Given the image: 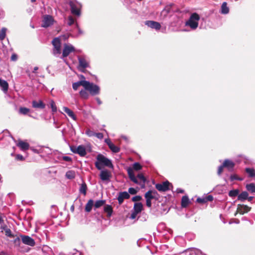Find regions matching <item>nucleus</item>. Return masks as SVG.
Returning a JSON list of instances; mask_svg holds the SVG:
<instances>
[{
	"label": "nucleus",
	"mask_w": 255,
	"mask_h": 255,
	"mask_svg": "<svg viewBox=\"0 0 255 255\" xmlns=\"http://www.w3.org/2000/svg\"><path fill=\"white\" fill-rule=\"evenodd\" d=\"M20 241V239L19 237H17L14 240H13V243L16 244H19Z\"/></svg>",
	"instance_id": "4d7b16f0"
},
{
	"label": "nucleus",
	"mask_w": 255,
	"mask_h": 255,
	"mask_svg": "<svg viewBox=\"0 0 255 255\" xmlns=\"http://www.w3.org/2000/svg\"><path fill=\"white\" fill-rule=\"evenodd\" d=\"M74 19L72 17V16H69L68 18V24L70 26L74 24Z\"/></svg>",
	"instance_id": "a18cd8bd"
},
{
	"label": "nucleus",
	"mask_w": 255,
	"mask_h": 255,
	"mask_svg": "<svg viewBox=\"0 0 255 255\" xmlns=\"http://www.w3.org/2000/svg\"><path fill=\"white\" fill-rule=\"evenodd\" d=\"M86 133L89 136H95V132L90 129H87L86 131Z\"/></svg>",
	"instance_id": "49530a36"
},
{
	"label": "nucleus",
	"mask_w": 255,
	"mask_h": 255,
	"mask_svg": "<svg viewBox=\"0 0 255 255\" xmlns=\"http://www.w3.org/2000/svg\"><path fill=\"white\" fill-rule=\"evenodd\" d=\"M176 192L178 193H184V190L180 188H178V189H177Z\"/></svg>",
	"instance_id": "69168bd1"
},
{
	"label": "nucleus",
	"mask_w": 255,
	"mask_h": 255,
	"mask_svg": "<svg viewBox=\"0 0 255 255\" xmlns=\"http://www.w3.org/2000/svg\"><path fill=\"white\" fill-rule=\"evenodd\" d=\"M105 142L107 144L108 146H109V145L110 144H112L113 143L112 142V141H111V140L110 139H109V138L105 139Z\"/></svg>",
	"instance_id": "e2e57ef3"
},
{
	"label": "nucleus",
	"mask_w": 255,
	"mask_h": 255,
	"mask_svg": "<svg viewBox=\"0 0 255 255\" xmlns=\"http://www.w3.org/2000/svg\"><path fill=\"white\" fill-rule=\"evenodd\" d=\"M223 166L227 168L229 170L233 169L235 163L229 159H225L223 163Z\"/></svg>",
	"instance_id": "f3484780"
},
{
	"label": "nucleus",
	"mask_w": 255,
	"mask_h": 255,
	"mask_svg": "<svg viewBox=\"0 0 255 255\" xmlns=\"http://www.w3.org/2000/svg\"><path fill=\"white\" fill-rule=\"evenodd\" d=\"M74 47L71 44H64L62 54L60 56V58L64 59L67 57L70 53L75 51Z\"/></svg>",
	"instance_id": "0eeeda50"
},
{
	"label": "nucleus",
	"mask_w": 255,
	"mask_h": 255,
	"mask_svg": "<svg viewBox=\"0 0 255 255\" xmlns=\"http://www.w3.org/2000/svg\"><path fill=\"white\" fill-rule=\"evenodd\" d=\"M32 106L33 108L43 109L45 108V104L41 100L38 102L34 100L32 102Z\"/></svg>",
	"instance_id": "dca6fc26"
},
{
	"label": "nucleus",
	"mask_w": 255,
	"mask_h": 255,
	"mask_svg": "<svg viewBox=\"0 0 255 255\" xmlns=\"http://www.w3.org/2000/svg\"><path fill=\"white\" fill-rule=\"evenodd\" d=\"M62 159L63 160L67 162H70L72 161V158L70 157L67 156H63Z\"/></svg>",
	"instance_id": "3c124183"
},
{
	"label": "nucleus",
	"mask_w": 255,
	"mask_h": 255,
	"mask_svg": "<svg viewBox=\"0 0 255 255\" xmlns=\"http://www.w3.org/2000/svg\"><path fill=\"white\" fill-rule=\"evenodd\" d=\"M206 199V201H212L213 200V197L211 195H209L207 197Z\"/></svg>",
	"instance_id": "0e129e2a"
},
{
	"label": "nucleus",
	"mask_w": 255,
	"mask_h": 255,
	"mask_svg": "<svg viewBox=\"0 0 255 255\" xmlns=\"http://www.w3.org/2000/svg\"><path fill=\"white\" fill-rule=\"evenodd\" d=\"M17 160H23L24 159L23 156L21 154H17L16 157Z\"/></svg>",
	"instance_id": "052dcab7"
},
{
	"label": "nucleus",
	"mask_w": 255,
	"mask_h": 255,
	"mask_svg": "<svg viewBox=\"0 0 255 255\" xmlns=\"http://www.w3.org/2000/svg\"><path fill=\"white\" fill-rule=\"evenodd\" d=\"M172 5V4H170L169 5H167L161 12L160 16L163 19L165 18L168 14L170 11L171 7Z\"/></svg>",
	"instance_id": "aec40b11"
},
{
	"label": "nucleus",
	"mask_w": 255,
	"mask_h": 255,
	"mask_svg": "<svg viewBox=\"0 0 255 255\" xmlns=\"http://www.w3.org/2000/svg\"><path fill=\"white\" fill-rule=\"evenodd\" d=\"M63 110L64 112H65L73 120H74V121H76L77 118L72 111H71L70 109L66 107H63Z\"/></svg>",
	"instance_id": "5701e85b"
},
{
	"label": "nucleus",
	"mask_w": 255,
	"mask_h": 255,
	"mask_svg": "<svg viewBox=\"0 0 255 255\" xmlns=\"http://www.w3.org/2000/svg\"><path fill=\"white\" fill-rule=\"evenodd\" d=\"M104 211L107 213L108 217H111L113 213V209L111 205H106L104 207Z\"/></svg>",
	"instance_id": "c756f323"
},
{
	"label": "nucleus",
	"mask_w": 255,
	"mask_h": 255,
	"mask_svg": "<svg viewBox=\"0 0 255 255\" xmlns=\"http://www.w3.org/2000/svg\"><path fill=\"white\" fill-rule=\"evenodd\" d=\"M93 205H94L93 200L92 199L89 200L86 205L85 211L87 212H90L91 211Z\"/></svg>",
	"instance_id": "c85d7f7f"
},
{
	"label": "nucleus",
	"mask_w": 255,
	"mask_h": 255,
	"mask_svg": "<svg viewBox=\"0 0 255 255\" xmlns=\"http://www.w3.org/2000/svg\"><path fill=\"white\" fill-rule=\"evenodd\" d=\"M138 213H139L138 212H135V211L133 209V210L131 211V212L130 216L129 217V218L131 220L136 219L137 215Z\"/></svg>",
	"instance_id": "a19ab883"
},
{
	"label": "nucleus",
	"mask_w": 255,
	"mask_h": 255,
	"mask_svg": "<svg viewBox=\"0 0 255 255\" xmlns=\"http://www.w3.org/2000/svg\"><path fill=\"white\" fill-rule=\"evenodd\" d=\"M224 167L223 166V164L220 165L219 167H218V175H220L222 172H223V168Z\"/></svg>",
	"instance_id": "864d4df0"
},
{
	"label": "nucleus",
	"mask_w": 255,
	"mask_h": 255,
	"mask_svg": "<svg viewBox=\"0 0 255 255\" xmlns=\"http://www.w3.org/2000/svg\"><path fill=\"white\" fill-rule=\"evenodd\" d=\"M17 59V56L15 54H13L11 56V60L12 61H16Z\"/></svg>",
	"instance_id": "bf43d9fd"
},
{
	"label": "nucleus",
	"mask_w": 255,
	"mask_h": 255,
	"mask_svg": "<svg viewBox=\"0 0 255 255\" xmlns=\"http://www.w3.org/2000/svg\"><path fill=\"white\" fill-rule=\"evenodd\" d=\"M245 171L248 174L249 177H254L255 176V171L254 169L246 168Z\"/></svg>",
	"instance_id": "72a5a7b5"
},
{
	"label": "nucleus",
	"mask_w": 255,
	"mask_h": 255,
	"mask_svg": "<svg viewBox=\"0 0 255 255\" xmlns=\"http://www.w3.org/2000/svg\"><path fill=\"white\" fill-rule=\"evenodd\" d=\"M69 5L71 8V13L75 15L80 16L81 14L80 9L81 4L76 0H71L69 1Z\"/></svg>",
	"instance_id": "423d86ee"
},
{
	"label": "nucleus",
	"mask_w": 255,
	"mask_h": 255,
	"mask_svg": "<svg viewBox=\"0 0 255 255\" xmlns=\"http://www.w3.org/2000/svg\"><path fill=\"white\" fill-rule=\"evenodd\" d=\"M141 199V197L140 196H135L132 198V200L133 201L135 202V201H138L140 200Z\"/></svg>",
	"instance_id": "603ef678"
},
{
	"label": "nucleus",
	"mask_w": 255,
	"mask_h": 255,
	"mask_svg": "<svg viewBox=\"0 0 255 255\" xmlns=\"http://www.w3.org/2000/svg\"><path fill=\"white\" fill-rule=\"evenodd\" d=\"M190 201L187 196H184L181 199V206L183 208L186 207Z\"/></svg>",
	"instance_id": "cd10ccee"
},
{
	"label": "nucleus",
	"mask_w": 255,
	"mask_h": 255,
	"mask_svg": "<svg viewBox=\"0 0 255 255\" xmlns=\"http://www.w3.org/2000/svg\"><path fill=\"white\" fill-rule=\"evenodd\" d=\"M5 236L9 238L14 237V235L12 234L11 230L9 228H8L5 231Z\"/></svg>",
	"instance_id": "c03bdc74"
},
{
	"label": "nucleus",
	"mask_w": 255,
	"mask_h": 255,
	"mask_svg": "<svg viewBox=\"0 0 255 255\" xmlns=\"http://www.w3.org/2000/svg\"><path fill=\"white\" fill-rule=\"evenodd\" d=\"M77 154H78L81 156H85L87 152L85 146L83 145H80L77 147Z\"/></svg>",
	"instance_id": "6ab92c4d"
},
{
	"label": "nucleus",
	"mask_w": 255,
	"mask_h": 255,
	"mask_svg": "<svg viewBox=\"0 0 255 255\" xmlns=\"http://www.w3.org/2000/svg\"><path fill=\"white\" fill-rule=\"evenodd\" d=\"M95 136L99 139H102L103 138V134L100 132H95Z\"/></svg>",
	"instance_id": "8fccbe9b"
},
{
	"label": "nucleus",
	"mask_w": 255,
	"mask_h": 255,
	"mask_svg": "<svg viewBox=\"0 0 255 255\" xmlns=\"http://www.w3.org/2000/svg\"><path fill=\"white\" fill-rule=\"evenodd\" d=\"M6 28L3 27L0 30V40H3L5 37Z\"/></svg>",
	"instance_id": "c9c22d12"
},
{
	"label": "nucleus",
	"mask_w": 255,
	"mask_h": 255,
	"mask_svg": "<svg viewBox=\"0 0 255 255\" xmlns=\"http://www.w3.org/2000/svg\"><path fill=\"white\" fill-rule=\"evenodd\" d=\"M79 68L85 69L89 67V61L85 56H78Z\"/></svg>",
	"instance_id": "9d476101"
},
{
	"label": "nucleus",
	"mask_w": 255,
	"mask_h": 255,
	"mask_svg": "<svg viewBox=\"0 0 255 255\" xmlns=\"http://www.w3.org/2000/svg\"><path fill=\"white\" fill-rule=\"evenodd\" d=\"M251 209V208L248 206L247 205H238L237 212L236 213L235 215H237L238 212H239L240 214L243 215L245 213L249 212Z\"/></svg>",
	"instance_id": "4468645a"
},
{
	"label": "nucleus",
	"mask_w": 255,
	"mask_h": 255,
	"mask_svg": "<svg viewBox=\"0 0 255 255\" xmlns=\"http://www.w3.org/2000/svg\"><path fill=\"white\" fill-rule=\"evenodd\" d=\"M86 84V80H81L77 82L73 83L72 84V88L74 90H77L80 86H82L85 88Z\"/></svg>",
	"instance_id": "412c9836"
},
{
	"label": "nucleus",
	"mask_w": 255,
	"mask_h": 255,
	"mask_svg": "<svg viewBox=\"0 0 255 255\" xmlns=\"http://www.w3.org/2000/svg\"><path fill=\"white\" fill-rule=\"evenodd\" d=\"M96 100L97 102V103L98 104V105H100L102 104V101L100 100V99L99 98H96Z\"/></svg>",
	"instance_id": "774afa93"
},
{
	"label": "nucleus",
	"mask_w": 255,
	"mask_h": 255,
	"mask_svg": "<svg viewBox=\"0 0 255 255\" xmlns=\"http://www.w3.org/2000/svg\"><path fill=\"white\" fill-rule=\"evenodd\" d=\"M99 176L102 181H107L110 180L111 174L108 170L104 169L101 171Z\"/></svg>",
	"instance_id": "f8f14e48"
},
{
	"label": "nucleus",
	"mask_w": 255,
	"mask_h": 255,
	"mask_svg": "<svg viewBox=\"0 0 255 255\" xmlns=\"http://www.w3.org/2000/svg\"><path fill=\"white\" fill-rule=\"evenodd\" d=\"M229 12V8L227 6L226 2H223L222 4L220 13L223 14H227Z\"/></svg>",
	"instance_id": "b1692460"
},
{
	"label": "nucleus",
	"mask_w": 255,
	"mask_h": 255,
	"mask_svg": "<svg viewBox=\"0 0 255 255\" xmlns=\"http://www.w3.org/2000/svg\"><path fill=\"white\" fill-rule=\"evenodd\" d=\"M136 178L137 180L138 179L140 180L143 184L145 182L146 179L143 175L142 174H138Z\"/></svg>",
	"instance_id": "37998d69"
},
{
	"label": "nucleus",
	"mask_w": 255,
	"mask_h": 255,
	"mask_svg": "<svg viewBox=\"0 0 255 255\" xmlns=\"http://www.w3.org/2000/svg\"><path fill=\"white\" fill-rule=\"evenodd\" d=\"M246 188L249 192H250L252 193L255 192V183H252L248 184L246 185Z\"/></svg>",
	"instance_id": "2f4dec72"
},
{
	"label": "nucleus",
	"mask_w": 255,
	"mask_h": 255,
	"mask_svg": "<svg viewBox=\"0 0 255 255\" xmlns=\"http://www.w3.org/2000/svg\"><path fill=\"white\" fill-rule=\"evenodd\" d=\"M75 172L73 170H69L65 174L66 177L69 179H72L75 178Z\"/></svg>",
	"instance_id": "473e14b6"
},
{
	"label": "nucleus",
	"mask_w": 255,
	"mask_h": 255,
	"mask_svg": "<svg viewBox=\"0 0 255 255\" xmlns=\"http://www.w3.org/2000/svg\"><path fill=\"white\" fill-rule=\"evenodd\" d=\"M0 87L1 88L2 90L4 92H6L7 91L8 88V85L6 81L0 79Z\"/></svg>",
	"instance_id": "393cba45"
},
{
	"label": "nucleus",
	"mask_w": 255,
	"mask_h": 255,
	"mask_svg": "<svg viewBox=\"0 0 255 255\" xmlns=\"http://www.w3.org/2000/svg\"><path fill=\"white\" fill-rule=\"evenodd\" d=\"M95 166L99 170H102V166H105L109 168H113L111 161L101 154L97 156V161L95 162Z\"/></svg>",
	"instance_id": "f257e3e1"
},
{
	"label": "nucleus",
	"mask_w": 255,
	"mask_h": 255,
	"mask_svg": "<svg viewBox=\"0 0 255 255\" xmlns=\"http://www.w3.org/2000/svg\"><path fill=\"white\" fill-rule=\"evenodd\" d=\"M79 93L80 96L83 98L87 99L89 97V95L85 89L81 90Z\"/></svg>",
	"instance_id": "ea45409f"
},
{
	"label": "nucleus",
	"mask_w": 255,
	"mask_h": 255,
	"mask_svg": "<svg viewBox=\"0 0 255 255\" xmlns=\"http://www.w3.org/2000/svg\"><path fill=\"white\" fill-rule=\"evenodd\" d=\"M22 243L31 247H33L35 245L34 240L31 237L25 235H20Z\"/></svg>",
	"instance_id": "9b49d317"
},
{
	"label": "nucleus",
	"mask_w": 255,
	"mask_h": 255,
	"mask_svg": "<svg viewBox=\"0 0 255 255\" xmlns=\"http://www.w3.org/2000/svg\"><path fill=\"white\" fill-rule=\"evenodd\" d=\"M105 203V201L103 200H100L97 201L95 204L94 206L96 208H98L101 206H102Z\"/></svg>",
	"instance_id": "e433bc0d"
},
{
	"label": "nucleus",
	"mask_w": 255,
	"mask_h": 255,
	"mask_svg": "<svg viewBox=\"0 0 255 255\" xmlns=\"http://www.w3.org/2000/svg\"><path fill=\"white\" fill-rule=\"evenodd\" d=\"M109 147L114 153H118L120 151V148L116 146L114 143L110 144Z\"/></svg>",
	"instance_id": "f704fd0d"
},
{
	"label": "nucleus",
	"mask_w": 255,
	"mask_h": 255,
	"mask_svg": "<svg viewBox=\"0 0 255 255\" xmlns=\"http://www.w3.org/2000/svg\"><path fill=\"white\" fill-rule=\"evenodd\" d=\"M30 112V109L25 107H20L18 110V113L23 115H28L29 117L35 118L31 115H28Z\"/></svg>",
	"instance_id": "4be33fe9"
},
{
	"label": "nucleus",
	"mask_w": 255,
	"mask_h": 255,
	"mask_svg": "<svg viewBox=\"0 0 255 255\" xmlns=\"http://www.w3.org/2000/svg\"><path fill=\"white\" fill-rule=\"evenodd\" d=\"M128 193L130 194L134 195L136 193V190L133 188H129L128 189Z\"/></svg>",
	"instance_id": "de8ad7c7"
},
{
	"label": "nucleus",
	"mask_w": 255,
	"mask_h": 255,
	"mask_svg": "<svg viewBox=\"0 0 255 255\" xmlns=\"http://www.w3.org/2000/svg\"><path fill=\"white\" fill-rule=\"evenodd\" d=\"M196 201L199 203H204L206 202L205 198H198Z\"/></svg>",
	"instance_id": "09e8293b"
},
{
	"label": "nucleus",
	"mask_w": 255,
	"mask_h": 255,
	"mask_svg": "<svg viewBox=\"0 0 255 255\" xmlns=\"http://www.w3.org/2000/svg\"><path fill=\"white\" fill-rule=\"evenodd\" d=\"M54 20L53 17L50 15H44L43 16L41 26L47 28L53 25Z\"/></svg>",
	"instance_id": "6e6552de"
},
{
	"label": "nucleus",
	"mask_w": 255,
	"mask_h": 255,
	"mask_svg": "<svg viewBox=\"0 0 255 255\" xmlns=\"http://www.w3.org/2000/svg\"><path fill=\"white\" fill-rule=\"evenodd\" d=\"M52 44L53 46L52 49V54L56 57H59L61 54V43L59 38H54L52 41Z\"/></svg>",
	"instance_id": "20e7f679"
},
{
	"label": "nucleus",
	"mask_w": 255,
	"mask_h": 255,
	"mask_svg": "<svg viewBox=\"0 0 255 255\" xmlns=\"http://www.w3.org/2000/svg\"><path fill=\"white\" fill-rule=\"evenodd\" d=\"M77 147L75 146H72L70 147V150L74 153L77 154Z\"/></svg>",
	"instance_id": "5fc2aeb1"
},
{
	"label": "nucleus",
	"mask_w": 255,
	"mask_h": 255,
	"mask_svg": "<svg viewBox=\"0 0 255 255\" xmlns=\"http://www.w3.org/2000/svg\"><path fill=\"white\" fill-rule=\"evenodd\" d=\"M50 106L52 109V112H56L57 111V107L53 100H51L50 102Z\"/></svg>",
	"instance_id": "79ce46f5"
},
{
	"label": "nucleus",
	"mask_w": 255,
	"mask_h": 255,
	"mask_svg": "<svg viewBox=\"0 0 255 255\" xmlns=\"http://www.w3.org/2000/svg\"><path fill=\"white\" fill-rule=\"evenodd\" d=\"M200 18V17L198 13H193L191 14L189 19L186 21L185 25L190 27L192 30H195L198 26Z\"/></svg>",
	"instance_id": "f03ea898"
},
{
	"label": "nucleus",
	"mask_w": 255,
	"mask_h": 255,
	"mask_svg": "<svg viewBox=\"0 0 255 255\" xmlns=\"http://www.w3.org/2000/svg\"><path fill=\"white\" fill-rule=\"evenodd\" d=\"M230 178L232 181H233L234 180L238 179L236 175H231Z\"/></svg>",
	"instance_id": "338daca9"
},
{
	"label": "nucleus",
	"mask_w": 255,
	"mask_h": 255,
	"mask_svg": "<svg viewBox=\"0 0 255 255\" xmlns=\"http://www.w3.org/2000/svg\"><path fill=\"white\" fill-rule=\"evenodd\" d=\"M248 195L249 194L247 191H243L238 195V200L243 202L247 200Z\"/></svg>",
	"instance_id": "a878e982"
},
{
	"label": "nucleus",
	"mask_w": 255,
	"mask_h": 255,
	"mask_svg": "<svg viewBox=\"0 0 255 255\" xmlns=\"http://www.w3.org/2000/svg\"><path fill=\"white\" fill-rule=\"evenodd\" d=\"M142 168L141 165L138 162H135L132 165V168L128 167L127 169V172L128 173L129 179L134 183L136 184H139L136 177L135 176L133 170L138 171Z\"/></svg>",
	"instance_id": "7ed1b4c3"
},
{
	"label": "nucleus",
	"mask_w": 255,
	"mask_h": 255,
	"mask_svg": "<svg viewBox=\"0 0 255 255\" xmlns=\"http://www.w3.org/2000/svg\"><path fill=\"white\" fill-rule=\"evenodd\" d=\"M87 186L85 182H83L81 184L79 192L80 193L83 194L84 195H86L87 193Z\"/></svg>",
	"instance_id": "7c9ffc66"
},
{
	"label": "nucleus",
	"mask_w": 255,
	"mask_h": 255,
	"mask_svg": "<svg viewBox=\"0 0 255 255\" xmlns=\"http://www.w3.org/2000/svg\"><path fill=\"white\" fill-rule=\"evenodd\" d=\"M146 205L148 207H151V200L146 199Z\"/></svg>",
	"instance_id": "13d9d810"
},
{
	"label": "nucleus",
	"mask_w": 255,
	"mask_h": 255,
	"mask_svg": "<svg viewBox=\"0 0 255 255\" xmlns=\"http://www.w3.org/2000/svg\"><path fill=\"white\" fill-rule=\"evenodd\" d=\"M133 209L136 212H138L139 213H140L143 210L142 204L140 202L134 203Z\"/></svg>",
	"instance_id": "bb28decb"
},
{
	"label": "nucleus",
	"mask_w": 255,
	"mask_h": 255,
	"mask_svg": "<svg viewBox=\"0 0 255 255\" xmlns=\"http://www.w3.org/2000/svg\"><path fill=\"white\" fill-rule=\"evenodd\" d=\"M170 183L168 181H164L162 183H157L155 185V188L160 192H165L169 190Z\"/></svg>",
	"instance_id": "1a4fd4ad"
},
{
	"label": "nucleus",
	"mask_w": 255,
	"mask_h": 255,
	"mask_svg": "<svg viewBox=\"0 0 255 255\" xmlns=\"http://www.w3.org/2000/svg\"><path fill=\"white\" fill-rule=\"evenodd\" d=\"M145 24L149 27L154 29L156 30H158L161 28L160 24L155 21L147 20L145 22Z\"/></svg>",
	"instance_id": "ddd939ff"
},
{
	"label": "nucleus",
	"mask_w": 255,
	"mask_h": 255,
	"mask_svg": "<svg viewBox=\"0 0 255 255\" xmlns=\"http://www.w3.org/2000/svg\"><path fill=\"white\" fill-rule=\"evenodd\" d=\"M239 194V190H231L229 193V195L231 197H235Z\"/></svg>",
	"instance_id": "58836bf2"
},
{
	"label": "nucleus",
	"mask_w": 255,
	"mask_h": 255,
	"mask_svg": "<svg viewBox=\"0 0 255 255\" xmlns=\"http://www.w3.org/2000/svg\"><path fill=\"white\" fill-rule=\"evenodd\" d=\"M152 196L153 197V199L157 198V196L158 195L157 192L155 190H154V191L152 190Z\"/></svg>",
	"instance_id": "680f3d73"
},
{
	"label": "nucleus",
	"mask_w": 255,
	"mask_h": 255,
	"mask_svg": "<svg viewBox=\"0 0 255 255\" xmlns=\"http://www.w3.org/2000/svg\"><path fill=\"white\" fill-rule=\"evenodd\" d=\"M0 225H1L0 229L2 231H4V232L6 231V230H7L8 229L7 226L6 225L4 224V223H3V224Z\"/></svg>",
	"instance_id": "6e6d98bb"
},
{
	"label": "nucleus",
	"mask_w": 255,
	"mask_h": 255,
	"mask_svg": "<svg viewBox=\"0 0 255 255\" xmlns=\"http://www.w3.org/2000/svg\"><path fill=\"white\" fill-rule=\"evenodd\" d=\"M130 195L127 192L125 191L120 192L118 197V200L119 204H122L124 199H128Z\"/></svg>",
	"instance_id": "2eb2a0df"
},
{
	"label": "nucleus",
	"mask_w": 255,
	"mask_h": 255,
	"mask_svg": "<svg viewBox=\"0 0 255 255\" xmlns=\"http://www.w3.org/2000/svg\"><path fill=\"white\" fill-rule=\"evenodd\" d=\"M144 197L145 199L147 200H152L153 199V197L152 196V190H149L147 191L144 195Z\"/></svg>",
	"instance_id": "4c0bfd02"
},
{
	"label": "nucleus",
	"mask_w": 255,
	"mask_h": 255,
	"mask_svg": "<svg viewBox=\"0 0 255 255\" xmlns=\"http://www.w3.org/2000/svg\"><path fill=\"white\" fill-rule=\"evenodd\" d=\"M17 146L19 147L21 150L24 151L28 149L29 147V144L26 142L20 140L16 144Z\"/></svg>",
	"instance_id": "a211bd4d"
},
{
	"label": "nucleus",
	"mask_w": 255,
	"mask_h": 255,
	"mask_svg": "<svg viewBox=\"0 0 255 255\" xmlns=\"http://www.w3.org/2000/svg\"><path fill=\"white\" fill-rule=\"evenodd\" d=\"M85 89L88 91L93 95H98L100 93V88L99 86L86 81Z\"/></svg>",
	"instance_id": "39448f33"
}]
</instances>
